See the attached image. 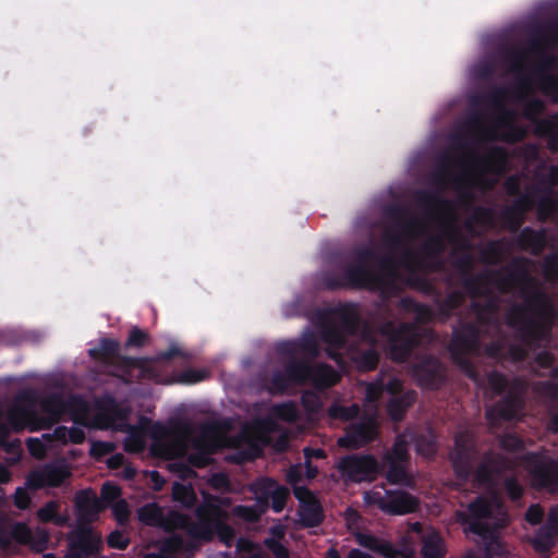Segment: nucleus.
I'll list each match as a JSON object with an SVG mask.
<instances>
[{"label":"nucleus","instance_id":"nucleus-10","mask_svg":"<svg viewBox=\"0 0 558 558\" xmlns=\"http://www.w3.org/2000/svg\"><path fill=\"white\" fill-rule=\"evenodd\" d=\"M385 216L397 230V232L384 233V241L390 247H399L404 239H413L423 229L422 220L416 216H409V209L403 205H389L385 209Z\"/></svg>","mask_w":558,"mask_h":558},{"label":"nucleus","instance_id":"nucleus-34","mask_svg":"<svg viewBox=\"0 0 558 558\" xmlns=\"http://www.w3.org/2000/svg\"><path fill=\"white\" fill-rule=\"evenodd\" d=\"M359 544L384 558H397L399 550L388 541L381 539L369 534H360L357 536Z\"/></svg>","mask_w":558,"mask_h":558},{"label":"nucleus","instance_id":"nucleus-39","mask_svg":"<svg viewBox=\"0 0 558 558\" xmlns=\"http://www.w3.org/2000/svg\"><path fill=\"white\" fill-rule=\"evenodd\" d=\"M278 482L271 477L256 480L251 489L255 494L256 502L264 509H269V497L277 487Z\"/></svg>","mask_w":558,"mask_h":558},{"label":"nucleus","instance_id":"nucleus-5","mask_svg":"<svg viewBox=\"0 0 558 558\" xmlns=\"http://www.w3.org/2000/svg\"><path fill=\"white\" fill-rule=\"evenodd\" d=\"M486 381L495 396H501L485 410L488 425L496 427L502 422L519 420L525 408V384L519 378L509 381L507 376L498 371H490L486 375Z\"/></svg>","mask_w":558,"mask_h":558},{"label":"nucleus","instance_id":"nucleus-56","mask_svg":"<svg viewBox=\"0 0 558 558\" xmlns=\"http://www.w3.org/2000/svg\"><path fill=\"white\" fill-rule=\"evenodd\" d=\"M515 197L517 198L513 201V203L509 205L510 213L518 210L519 213L525 215L526 211L531 210L535 205L534 195L530 192L521 193Z\"/></svg>","mask_w":558,"mask_h":558},{"label":"nucleus","instance_id":"nucleus-59","mask_svg":"<svg viewBox=\"0 0 558 558\" xmlns=\"http://www.w3.org/2000/svg\"><path fill=\"white\" fill-rule=\"evenodd\" d=\"M116 449V445L110 441L95 440L92 442L89 454L95 460H102L106 456L112 453Z\"/></svg>","mask_w":558,"mask_h":558},{"label":"nucleus","instance_id":"nucleus-30","mask_svg":"<svg viewBox=\"0 0 558 558\" xmlns=\"http://www.w3.org/2000/svg\"><path fill=\"white\" fill-rule=\"evenodd\" d=\"M416 397L414 390H408L402 395L391 397L387 403L389 416L396 422L402 421L409 408L415 403Z\"/></svg>","mask_w":558,"mask_h":558},{"label":"nucleus","instance_id":"nucleus-16","mask_svg":"<svg viewBox=\"0 0 558 558\" xmlns=\"http://www.w3.org/2000/svg\"><path fill=\"white\" fill-rule=\"evenodd\" d=\"M369 501L376 504L385 513L391 515H404L414 513L420 509V500L405 490H386L383 495L374 492Z\"/></svg>","mask_w":558,"mask_h":558},{"label":"nucleus","instance_id":"nucleus-26","mask_svg":"<svg viewBox=\"0 0 558 558\" xmlns=\"http://www.w3.org/2000/svg\"><path fill=\"white\" fill-rule=\"evenodd\" d=\"M546 244L547 236L544 229L534 230L531 227H524L517 236L518 247L533 256H539L545 250Z\"/></svg>","mask_w":558,"mask_h":558},{"label":"nucleus","instance_id":"nucleus-50","mask_svg":"<svg viewBox=\"0 0 558 558\" xmlns=\"http://www.w3.org/2000/svg\"><path fill=\"white\" fill-rule=\"evenodd\" d=\"M272 413L277 418L288 423H294L299 418V410L293 401L275 404Z\"/></svg>","mask_w":558,"mask_h":558},{"label":"nucleus","instance_id":"nucleus-54","mask_svg":"<svg viewBox=\"0 0 558 558\" xmlns=\"http://www.w3.org/2000/svg\"><path fill=\"white\" fill-rule=\"evenodd\" d=\"M267 511L260 507L257 502L254 506H236L233 509V513L243 519L244 521L255 523L258 522L262 515Z\"/></svg>","mask_w":558,"mask_h":558},{"label":"nucleus","instance_id":"nucleus-55","mask_svg":"<svg viewBox=\"0 0 558 558\" xmlns=\"http://www.w3.org/2000/svg\"><path fill=\"white\" fill-rule=\"evenodd\" d=\"M59 505L56 501H48L37 510V518L44 523L54 522L61 525L64 519L58 514Z\"/></svg>","mask_w":558,"mask_h":558},{"label":"nucleus","instance_id":"nucleus-14","mask_svg":"<svg viewBox=\"0 0 558 558\" xmlns=\"http://www.w3.org/2000/svg\"><path fill=\"white\" fill-rule=\"evenodd\" d=\"M138 520L147 525L161 527L166 532H173L182 530L186 532L190 515L178 511H170L165 514L162 508L156 504L150 502L142 506L137 510Z\"/></svg>","mask_w":558,"mask_h":558},{"label":"nucleus","instance_id":"nucleus-9","mask_svg":"<svg viewBox=\"0 0 558 558\" xmlns=\"http://www.w3.org/2000/svg\"><path fill=\"white\" fill-rule=\"evenodd\" d=\"M463 247L466 250L460 257L453 262V267L459 271L460 283L463 291L472 299L478 298L480 295H486L489 292V283L494 275L499 272L494 271H482L474 275L472 272L474 266V258L468 250L470 244L465 239H462Z\"/></svg>","mask_w":558,"mask_h":558},{"label":"nucleus","instance_id":"nucleus-43","mask_svg":"<svg viewBox=\"0 0 558 558\" xmlns=\"http://www.w3.org/2000/svg\"><path fill=\"white\" fill-rule=\"evenodd\" d=\"M41 470L48 487H59L70 476V472L64 466L53 463L46 464Z\"/></svg>","mask_w":558,"mask_h":558},{"label":"nucleus","instance_id":"nucleus-12","mask_svg":"<svg viewBox=\"0 0 558 558\" xmlns=\"http://www.w3.org/2000/svg\"><path fill=\"white\" fill-rule=\"evenodd\" d=\"M337 469L348 482L371 483L379 473V463L372 454L352 453L342 457Z\"/></svg>","mask_w":558,"mask_h":558},{"label":"nucleus","instance_id":"nucleus-47","mask_svg":"<svg viewBox=\"0 0 558 558\" xmlns=\"http://www.w3.org/2000/svg\"><path fill=\"white\" fill-rule=\"evenodd\" d=\"M423 558H444L442 539L438 534H432L423 539Z\"/></svg>","mask_w":558,"mask_h":558},{"label":"nucleus","instance_id":"nucleus-60","mask_svg":"<svg viewBox=\"0 0 558 558\" xmlns=\"http://www.w3.org/2000/svg\"><path fill=\"white\" fill-rule=\"evenodd\" d=\"M422 251L428 256H439L445 251V242L440 235L429 236L422 245Z\"/></svg>","mask_w":558,"mask_h":558},{"label":"nucleus","instance_id":"nucleus-27","mask_svg":"<svg viewBox=\"0 0 558 558\" xmlns=\"http://www.w3.org/2000/svg\"><path fill=\"white\" fill-rule=\"evenodd\" d=\"M416 204L423 208L428 216L434 217L436 213L452 214L453 205L452 202L439 196L437 193L418 190L415 193Z\"/></svg>","mask_w":558,"mask_h":558},{"label":"nucleus","instance_id":"nucleus-63","mask_svg":"<svg viewBox=\"0 0 558 558\" xmlns=\"http://www.w3.org/2000/svg\"><path fill=\"white\" fill-rule=\"evenodd\" d=\"M501 218L504 220V222L506 223L507 228L511 231V232H517L521 225L523 223V220H524V215L519 213L518 210L515 211H509V206L506 207L501 214Z\"/></svg>","mask_w":558,"mask_h":558},{"label":"nucleus","instance_id":"nucleus-25","mask_svg":"<svg viewBox=\"0 0 558 558\" xmlns=\"http://www.w3.org/2000/svg\"><path fill=\"white\" fill-rule=\"evenodd\" d=\"M75 508L77 512L78 524L89 525L98 518L102 506L92 489L80 490L75 495Z\"/></svg>","mask_w":558,"mask_h":558},{"label":"nucleus","instance_id":"nucleus-42","mask_svg":"<svg viewBox=\"0 0 558 558\" xmlns=\"http://www.w3.org/2000/svg\"><path fill=\"white\" fill-rule=\"evenodd\" d=\"M464 301V293L459 290H453L439 302L438 310L445 317H450L454 311L463 305Z\"/></svg>","mask_w":558,"mask_h":558},{"label":"nucleus","instance_id":"nucleus-3","mask_svg":"<svg viewBox=\"0 0 558 558\" xmlns=\"http://www.w3.org/2000/svg\"><path fill=\"white\" fill-rule=\"evenodd\" d=\"M231 498L211 494H203V502L195 509L197 522L190 517L186 534L202 542L209 543L215 535L221 543L230 547L235 537L234 529L228 524Z\"/></svg>","mask_w":558,"mask_h":558},{"label":"nucleus","instance_id":"nucleus-22","mask_svg":"<svg viewBox=\"0 0 558 558\" xmlns=\"http://www.w3.org/2000/svg\"><path fill=\"white\" fill-rule=\"evenodd\" d=\"M69 550L84 558L96 557L102 549L101 536L90 525L78 524L68 537Z\"/></svg>","mask_w":558,"mask_h":558},{"label":"nucleus","instance_id":"nucleus-40","mask_svg":"<svg viewBox=\"0 0 558 558\" xmlns=\"http://www.w3.org/2000/svg\"><path fill=\"white\" fill-rule=\"evenodd\" d=\"M311 368L312 365L307 361L298 359L290 360L284 366L291 381L300 385L310 379Z\"/></svg>","mask_w":558,"mask_h":558},{"label":"nucleus","instance_id":"nucleus-24","mask_svg":"<svg viewBox=\"0 0 558 558\" xmlns=\"http://www.w3.org/2000/svg\"><path fill=\"white\" fill-rule=\"evenodd\" d=\"M506 469V459L490 451L483 454L480 464L472 470L473 482L477 485L490 486L495 484L496 477Z\"/></svg>","mask_w":558,"mask_h":558},{"label":"nucleus","instance_id":"nucleus-11","mask_svg":"<svg viewBox=\"0 0 558 558\" xmlns=\"http://www.w3.org/2000/svg\"><path fill=\"white\" fill-rule=\"evenodd\" d=\"M525 462L534 488L549 494L558 493V459L531 452Z\"/></svg>","mask_w":558,"mask_h":558},{"label":"nucleus","instance_id":"nucleus-28","mask_svg":"<svg viewBox=\"0 0 558 558\" xmlns=\"http://www.w3.org/2000/svg\"><path fill=\"white\" fill-rule=\"evenodd\" d=\"M498 529L499 527L490 529V535L478 536L484 543L483 554L470 550L462 558H493L494 555L498 557H507L509 551L506 548V545L499 538Z\"/></svg>","mask_w":558,"mask_h":558},{"label":"nucleus","instance_id":"nucleus-29","mask_svg":"<svg viewBox=\"0 0 558 558\" xmlns=\"http://www.w3.org/2000/svg\"><path fill=\"white\" fill-rule=\"evenodd\" d=\"M308 380L316 389L324 390L337 385L340 376L331 365L319 363L316 366L312 365Z\"/></svg>","mask_w":558,"mask_h":558},{"label":"nucleus","instance_id":"nucleus-13","mask_svg":"<svg viewBox=\"0 0 558 558\" xmlns=\"http://www.w3.org/2000/svg\"><path fill=\"white\" fill-rule=\"evenodd\" d=\"M544 109L545 104L543 100L532 98L524 104L523 114L533 122L535 134L547 140L548 149L551 153H558V112L541 119L538 116Z\"/></svg>","mask_w":558,"mask_h":558},{"label":"nucleus","instance_id":"nucleus-46","mask_svg":"<svg viewBox=\"0 0 558 558\" xmlns=\"http://www.w3.org/2000/svg\"><path fill=\"white\" fill-rule=\"evenodd\" d=\"M470 353H450L451 360L465 376L471 380L477 381L480 373L473 361L468 356Z\"/></svg>","mask_w":558,"mask_h":558},{"label":"nucleus","instance_id":"nucleus-4","mask_svg":"<svg viewBox=\"0 0 558 558\" xmlns=\"http://www.w3.org/2000/svg\"><path fill=\"white\" fill-rule=\"evenodd\" d=\"M120 350L118 340L102 338L98 347L88 350V355L96 362L112 368L110 374L124 384L158 378L159 373L150 360L122 355Z\"/></svg>","mask_w":558,"mask_h":558},{"label":"nucleus","instance_id":"nucleus-38","mask_svg":"<svg viewBox=\"0 0 558 558\" xmlns=\"http://www.w3.org/2000/svg\"><path fill=\"white\" fill-rule=\"evenodd\" d=\"M398 307L404 312L413 313L417 323L427 324L433 319V311L426 304L415 301L411 296H403Z\"/></svg>","mask_w":558,"mask_h":558},{"label":"nucleus","instance_id":"nucleus-32","mask_svg":"<svg viewBox=\"0 0 558 558\" xmlns=\"http://www.w3.org/2000/svg\"><path fill=\"white\" fill-rule=\"evenodd\" d=\"M558 542V530L547 524L539 526L531 541L535 551L539 554L549 553Z\"/></svg>","mask_w":558,"mask_h":558},{"label":"nucleus","instance_id":"nucleus-61","mask_svg":"<svg viewBox=\"0 0 558 558\" xmlns=\"http://www.w3.org/2000/svg\"><path fill=\"white\" fill-rule=\"evenodd\" d=\"M11 537L22 545H27L32 541V530L24 522L15 523L11 529Z\"/></svg>","mask_w":558,"mask_h":558},{"label":"nucleus","instance_id":"nucleus-44","mask_svg":"<svg viewBox=\"0 0 558 558\" xmlns=\"http://www.w3.org/2000/svg\"><path fill=\"white\" fill-rule=\"evenodd\" d=\"M197 541L192 537L191 541H186L183 536L174 534L166 541L165 548L170 553H193L198 548Z\"/></svg>","mask_w":558,"mask_h":558},{"label":"nucleus","instance_id":"nucleus-35","mask_svg":"<svg viewBox=\"0 0 558 558\" xmlns=\"http://www.w3.org/2000/svg\"><path fill=\"white\" fill-rule=\"evenodd\" d=\"M456 162V158L448 151L441 154L439 158V166L433 173V183L439 187H446L447 182L452 179L457 184L462 181L461 177H452L451 167Z\"/></svg>","mask_w":558,"mask_h":558},{"label":"nucleus","instance_id":"nucleus-1","mask_svg":"<svg viewBox=\"0 0 558 558\" xmlns=\"http://www.w3.org/2000/svg\"><path fill=\"white\" fill-rule=\"evenodd\" d=\"M492 277L489 286H495L500 293L519 289L524 298L522 304L513 305L506 315L507 325L514 329L521 342L527 347L545 340L550 331L557 312L551 300L538 289L529 294L534 286V278L529 271V259L514 257L506 267Z\"/></svg>","mask_w":558,"mask_h":558},{"label":"nucleus","instance_id":"nucleus-23","mask_svg":"<svg viewBox=\"0 0 558 558\" xmlns=\"http://www.w3.org/2000/svg\"><path fill=\"white\" fill-rule=\"evenodd\" d=\"M41 410L56 417L59 418L63 414L70 413L73 415V421L78 422L77 414H85L87 410L86 402L82 397L71 396L69 398H63L62 395L53 392L45 397L40 402Z\"/></svg>","mask_w":558,"mask_h":558},{"label":"nucleus","instance_id":"nucleus-37","mask_svg":"<svg viewBox=\"0 0 558 558\" xmlns=\"http://www.w3.org/2000/svg\"><path fill=\"white\" fill-rule=\"evenodd\" d=\"M387 465L386 480L391 485H401L410 487L413 478L408 472L409 463L397 462L391 460H383Z\"/></svg>","mask_w":558,"mask_h":558},{"label":"nucleus","instance_id":"nucleus-15","mask_svg":"<svg viewBox=\"0 0 558 558\" xmlns=\"http://www.w3.org/2000/svg\"><path fill=\"white\" fill-rule=\"evenodd\" d=\"M558 35V19L547 26H538L534 28L526 45V53L534 54L538 58V72L545 73L549 65L553 64L555 58L547 52V49L554 44L555 36Z\"/></svg>","mask_w":558,"mask_h":558},{"label":"nucleus","instance_id":"nucleus-8","mask_svg":"<svg viewBox=\"0 0 558 558\" xmlns=\"http://www.w3.org/2000/svg\"><path fill=\"white\" fill-rule=\"evenodd\" d=\"M457 521L464 526L465 533L476 536L490 535V529L500 527L495 517L494 504L485 496H477L464 511H457Z\"/></svg>","mask_w":558,"mask_h":558},{"label":"nucleus","instance_id":"nucleus-33","mask_svg":"<svg viewBox=\"0 0 558 558\" xmlns=\"http://www.w3.org/2000/svg\"><path fill=\"white\" fill-rule=\"evenodd\" d=\"M480 295L478 298H481ZM485 298V301H476L477 298L473 299L471 302V310L476 315L477 324L485 325L488 324L490 320V317L497 312L498 310V303L497 299L493 294L492 289L489 288V292L486 295H483Z\"/></svg>","mask_w":558,"mask_h":558},{"label":"nucleus","instance_id":"nucleus-21","mask_svg":"<svg viewBox=\"0 0 558 558\" xmlns=\"http://www.w3.org/2000/svg\"><path fill=\"white\" fill-rule=\"evenodd\" d=\"M482 330L477 323L460 322L452 330L449 344L450 353L478 354L481 350Z\"/></svg>","mask_w":558,"mask_h":558},{"label":"nucleus","instance_id":"nucleus-20","mask_svg":"<svg viewBox=\"0 0 558 558\" xmlns=\"http://www.w3.org/2000/svg\"><path fill=\"white\" fill-rule=\"evenodd\" d=\"M476 459L474 444L464 435H458L454 439V448L450 453V461L456 477L466 483L472 474Z\"/></svg>","mask_w":558,"mask_h":558},{"label":"nucleus","instance_id":"nucleus-7","mask_svg":"<svg viewBox=\"0 0 558 558\" xmlns=\"http://www.w3.org/2000/svg\"><path fill=\"white\" fill-rule=\"evenodd\" d=\"M378 330L387 339L390 359L397 363L407 362L420 343L415 325L411 323L397 325L393 320H387L379 326Z\"/></svg>","mask_w":558,"mask_h":558},{"label":"nucleus","instance_id":"nucleus-41","mask_svg":"<svg viewBox=\"0 0 558 558\" xmlns=\"http://www.w3.org/2000/svg\"><path fill=\"white\" fill-rule=\"evenodd\" d=\"M383 460L410 463L409 441L405 435H398L390 451L385 453Z\"/></svg>","mask_w":558,"mask_h":558},{"label":"nucleus","instance_id":"nucleus-49","mask_svg":"<svg viewBox=\"0 0 558 558\" xmlns=\"http://www.w3.org/2000/svg\"><path fill=\"white\" fill-rule=\"evenodd\" d=\"M360 411V405L356 403H352L350 405L332 403L328 409V414L335 420L350 421L355 418Z\"/></svg>","mask_w":558,"mask_h":558},{"label":"nucleus","instance_id":"nucleus-6","mask_svg":"<svg viewBox=\"0 0 558 558\" xmlns=\"http://www.w3.org/2000/svg\"><path fill=\"white\" fill-rule=\"evenodd\" d=\"M338 324L326 322L322 325L320 339L327 344L326 354L341 365L343 354L341 350L348 345V336H355L359 332L361 317L353 303H345L332 310Z\"/></svg>","mask_w":558,"mask_h":558},{"label":"nucleus","instance_id":"nucleus-31","mask_svg":"<svg viewBox=\"0 0 558 558\" xmlns=\"http://www.w3.org/2000/svg\"><path fill=\"white\" fill-rule=\"evenodd\" d=\"M348 355L360 372H371L376 369L380 359L378 351L374 348H368L366 350L350 348Z\"/></svg>","mask_w":558,"mask_h":558},{"label":"nucleus","instance_id":"nucleus-48","mask_svg":"<svg viewBox=\"0 0 558 558\" xmlns=\"http://www.w3.org/2000/svg\"><path fill=\"white\" fill-rule=\"evenodd\" d=\"M538 220L542 222L547 221L555 213H558V198L551 196V191L548 190V195L542 197L536 205Z\"/></svg>","mask_w":558,"mask_h":558},{"label":"nucleus","instance_id":"nucleus-36","mask_svg":"<svg viewBox=\"0 0 558 558\" xmlns=\"http://www.w3.org/2000/svg\"><path fill=\"white\" fill-rule=\"evenodd\" d=\"M527 53L524 49L518 46L506 47L502 50V61L508 66L509 71L518 75H523L526 72L525 62Z\"/></svg>","mask_w":558,"mask_h":558},{"label":"nucleus","instance_id":"nucleus-53","mask_svg":"<svg viewBox=\"0 0 558 558\" xmlns=\"http://www.w3.org/2000/svg\"><path fill=\"white\" fill-rule=\"evenodd\" d=\"M289 497V488L278 483L277 487L274 489L272 494L269 497V508H271L272 511L276 513L282 512L287 506Z\"/></svg>","mask_w":558,"mask_h":558},{"label":"nucleus","instance_id":"nucleus-52","mask_svg":"<svg viewBox=\"0 0 558 558\" xmlns=\"http://www.w3.org/2000/svg\"><path fill=\"white\" fill-rule=\"evenodd\" d=\"M298 351L306 354L311 359L319 356L320 350L317 339L313 332L303 335L298 341Z\"/></svg>","mask_w":558,"mask_h":558},{"label":"nucleus","instance_id":"nucleus-64","mask_svg":"<svg viewBox=\"0 0 558 558\" xmlns=\"http://www.w3.org/2000/svg\"><path fill=\"white\" fill-rule=\"evenodd\" d=\"M263 545L271 551L275 558H290L289 549L274 537H266Z\"/></svg>","mask_w":558,"mask_h":558},{"label":"nucleus","instance_id":"nucleus-17","mask_svg":"<svg viewBox=\"0 0 558 558\" xmlns=\"http://www.w3.org/2000/svg\"><path fill=\"white\" fill-rule=\"evenodd\" d=\"M412 373L417 385L429 390L440 389L447 379L444 364L432 354L420 356L412 366Z\"/></svg>","mask_w":558,"mask_h":558},{"label":"nucleus","instance_id":"nucleus-62","mask_svg":"<svg viewBox=\"0 0 558 558\" xmlns=\"http://www.w3.org/2000/svg\"><path fill=\"white\" fill-rule=\"evenodd\" d=\"M148 333L138 327H132L124 343L125 348H142L148 341Z\"/></svg>","mask_w":558,"mask_h":558},{"label":"nucleus","instance_id":"nucleus-18","mask_svg":"<svg viewBox=\"0 0 558 558\" xmlns=\"http://www.w3.org/2000/svg\"><path fill=\"white\" fill-rule=\"evenodd\" d=\"M299 501V522L302 527H317L325 521V511L318 497L306 486H294L292 489Z\"/></svg>","mask_w":558,"mask_h":558},{"label":"nucleus","instance_id":"nucleus-19","mask_svg":"<svg viewBox=\"0 0 558 558\" xmlns=\"http://www.w3.org/2000/svg\"><path fill=\"white\" fill-rule=\"evenodd\" d=\"M377 437V422L374 415L365 414L357 422L351 423L345 434L338 439V445L345 449H359L374 441Z\"/></svg>","mask_w":558,"mask_h":558},{"label":"nucleus","instance_id":"nucleus-57","mask_svg":"<svg viewBox=\"0 0 558 558\" xmlns=\"http://www.w3.org/2000/svg\"><path fill=\"white\" fill-rule=\"evenodd\" d=\"M501 255L502 250L498 241H489L481 252L482 260L488 264H497Z\"/></svg>","mask_w":558,"mask_h":558},{"label":"nucleus","instance_id":"nucleus-51","mask_svg":"<svg viewBox=\"0 0 558 558\" xmlns=\"http://www.w3.org/2000/svg\"><path fill=\"white\" fill-rule=\"evenodd\" d=\"M173 499L182 504L185 508H192L197 501L196 494L191 486L184 484H174L173 486Z\"/></svg>","mask_w":558,"mask_h":558},{"label":"nucleus","instance_id":"nucleus-58","mask_svg":"<svg viewBox=\"0 0 558 558\" xmlns=\"http://www.w3.org/2000/svg\"><path fill=\"white\" fill-rule=\"evenodd\" d=\"M539 87L542 92L553 97L555 102H558V78L547 73L541 74Z\"/></svg>","mask_w":558,"mask_h":558},{"label":"nucleus","instance_id":"nucleus-45","mask_svg":"<svg viewBox=\"0 0 558 558\" xmlns=\"http://www.w3.org/2000/svg\"><path fill=\"white\" fill-rule=\"evenodd\" d=\"M213 452L209 447L204 448L203 444L197 441L195 444V450L187 456V462L197 469L206 468L213 463Z\"/></svg>","mask_w":558,"mask_h":558},{"label":"nucleus","instance_id":"nucleus-2","mask_svg":"<svg viewBox=\"0 0 558 558\" xmlns=\"http://www.w3.org/2000/svg\"><path fill=\"white\" fill-rule=\"evenodd\" d=\"M354 263L348 265L343 275L333 271L322 274L319 284L328 291L338 290H371L383 292L396 290L397 287L377 272L371 265L377 257L376 251L371 246H363L352 252Z\"/></svg>","mask_w":558,"mask_h":558}]
</instances>
